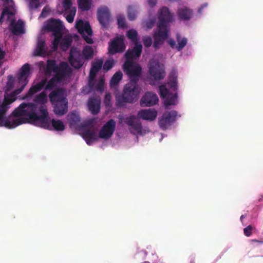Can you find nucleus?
<instances>
[{"label": "nucleus", "mask_w": 263, "mask_h": 263, "mask_svg": "<svg viewBox=\"0 0 263 263\" xmlns=\"http://www.w3.org/2000/svg\"><path fill=\"white\" fill-rule=\"evenodd\" d=\"M30 73V66L28 63L24 64L17 74V79L20 85L12 92H9L13 88L14 79L11 75L8 77V81L5 87L4 99L1 103V126H4L8 128H14L22 124L25 123L27 119L21 117L12 116L8 118L4 117L6 111L10 107V105L16 99V96L21 93L28 83V77Z\"/></svg>", "instance_id": "nucleus-1"}, {"label": "nucleus", "mask_w": 263, "mask_h": 263, "mask_svg": "<svg viewBox=\"0 0 263 263\" xmlns=\"http://www.w3.org/2000/svg\"><path fill=\"white\" fill-rule=\"evenodd\" d=\"M37 109L36 105L33 103H22L13 111V115L15 117L27 116L28 118H25L27 119L25 123L29 122L45 129L51 130L53 128L57 131L65 129L64 123L60 120L53 119L50 125L48 112L45 106L41 105L39 107L41 115L37 114Z\"/></svg>", "instance_id": "nucleus-2"}, {"label": "nucleus", "mask_w": 263, "mask_h": 263, "mask_svg": "<svg viewBox=\"0 0 263 263\" xmlns=\"http://www.w3.org/2000/svg\"><path fill=\"white\" fill-rule=\"evenodd\" d=\"M158 20L157 31L155 32L153 35V47L155 49L159 48L168 36L167 23L173 21V15L168 8L163 7L160 9Z\"/></svg>", "instance_id": "nucleus-3"}, {"label": "nucleus", "mask_w": 263, "mask_h": 263, "mask_svg": "<svg viewBox=\"0 0 263 263\" xmlns=\"http://www.w3.org/2000/svg\"><path fill=\"white\" fill-rule=\"evenodd\" d=\"M4 2V8L1 13V24L6 20L9 23V28L13 34L19 35L25 33L24 23L21 20L16 22V13L14 3L12 0H1Z\"/></svg>", "instance_id": "nucleus-4"}, {"label": "nucleus", "mask_w": 263, "mask_h": 263, "mask_svg": "<svg viewBox=\"0 0 263 263\" xmlns=\"http://www.w3.org/2000/svg\"><path fill=\"white\" fill-rule=\"evenodd\" d=\"M54 113L59 116L65 115L68 111V101L65 89L58 87L52 90L48 95Z\"/></svg>", "instance_id": "nucleus-5"}, {"label": "nucleus", "mask_w": 263, "mask_h": 263, "mask_svg": "<svg viewBox=\"0 0 263 263\" xmlns=\"http://www.w3.org/2000/svg\"><path fill=\"white\" fill-rule=\"evenodd\" d=\"M141 92V88L138 83L128 82L124 87L121 96L116 99V105L123 106L125 103H133L136 102Z\"/></svg>", "instance_id": "nucleus-6"}, {"label": "nucleus", "mask_w": 263, "mask_h": 263, "mask_svg": "<svg viewBox=\"0 0 263 263\" xmlns=\"http://www.w3.org/2000/svg\"><path fill=\"white\" fill-rule=\"evenodd\" d=\"M123 69L129 82L138 83L142 75V68L139 64L131 60H126L123 65Z\"/></svg>", "instance_id": "nucleus-7"}, {"label": "nucleus", "mask_w": 263, "mask_h": 263, "mask_svg": "<svg viewBox=\"0 0 263 263\" xmlns=\"http://www.w3.org/2000/svg\"><path fill=\"white\" fill-rule=\"evenodd\" d=\"M149 73L151 77L156 81L162 80L166 75L164 66L157 61L151 60L149 64Z\"/></svg>", "instance_id": "nucleus-8"}, {"label": "nucleus", "mask_w": 263, "mask_h": 263, "mask_svg": "<svg viewBox=\"0 0 263 263\" xmlns=\"http://www.w3.org/2000/svg\"><path fill=\"white\" fill-rule=\"evenodd\" d=\"M76 27L87 43L91 44L93 43L91 38L92 30L88 22H84L80 20L76 22Z\"/></svg>", "instance_id": "nucleus-9"}, {"label": "nucleus", "mask_w": 263, "mask_h": 263, "mask_svg": "<svg viewBox=\"0 0 263 263\" xmlns=\"http://www.w3.org/2000/svg\"><path fill=\"white\" fill-rule=\"evenodd\" d=\"M177 112L175 110L165 111L159 119L158 124L160 127L165 130L168 128L176 120Z\"/></svg>", "instance_id": "nucleus-10"}, {"label": "nucleus", "mask_w": 263, "mask_h": 263, "mask_svg": "<svg viewBox=\"0 0 263 263\" xmlns=\"http://www.w3.org/2000/svg\"><path fill=\"white\" fill-rule=\"evenodd\" d=\"M125 48L123 38L118 36L109 43L108 48V53L114 55L117 53H122L125 50Z\"/></svg>", "instance_id": "nucleus-11"}, {"label": "nucleus", "mask_w": 263, "mask_h": 263, "mask_svg": "<svg viewBox=\"0 0 263 263\" xmlns=\"http://www.w3.org/2000/svg\"><path fill=\"white\" fill-rule=\"evenodd\" d=\"M116 123L114 120H108L102 127L99 133V137L108 139L113 135L116 129Z\"/></svg>", "instance_id": "nucleus-12"}, {"label": "nucleus", "mask_w": 263, "mask_h": 263, "mask_svg": "<svg viewBox=\"0 0 263 263\" xmlns=\"http://www.w3.org/2000/svg\"><path fill=\"white\" fill-rule=\"evenodd\" d=\"M72 73V69L67 62H62L59 65L56 71L54 72V76L55 77L61 82L64 81Z\"/></svg>", "instance_id": "nucleus-13"}, {"label": "nucleus", "mask_w": 263, "mask_h": 263, "mask_svg": "<svg viewBox=\"0 0 263 263\" xmlns=\"http://www.w3.org/2000/svg\"><path fill=\"white\" fill-rule=\"evenodd\" d=\"M69 61L73 67L79 69L83 65L84 58L80 51L72 48L70 51Z\"/></svg>", "instance_id": "nucleus-14"}, {"label": "nucleus", "mask_w": 263, "mask_h": 263, "mask_svg": "<svg viewBox=\"0 0 263 263\" xmlns=\"http://www.w3.org/2000/svg\"><path fill=\"white\" fill-rule=\"evenodd\" d=\"M158 101V97L156 93L147 91L142 97L140 104L142 107L152 106L156 104Z\"/></svg>", "instance_id": "nucleus-15"}, {"label": "nucleus", "mask_w": 263, "mask_h": 263, "mask_svg": "<svg viewBox=\"0 0 263 263\" xmlns=\"http://www.w3.org/2000/svg\"><path fill=\"white\" fill-rule=\"evenodd\" d=\"M97 17L103 27H107L110 20V13L108 9L106 7L99 9L97 11Z\"/></svg>", "instance_id": "nucleus-16"}, {"label": "nucleus", "mask_w": 263, "mask_h": 263, "mask_svg": "<svg viewBox=\"0 0 263 263\" xmlns=\"http://www.w3.org/2000/svg\"><path fill=\"white\" fill-rule=\"evenodd\" d=\"M124 122L129 127L130 129L133 130L136 133L141 132L142 126L140 122L136 116L131 115L124 119Z\"/></svg>", "instance_id": "nucleus-17"}, {"label": "nucleus", "mask_w": 263, "mask_h": 263, "mask_svg": "<svg viewBox=\"0 0 263 263\" xmlns=\"http://www.w3.org/2000/svg\"><path fill=\"white\" fill-rule=\"evenodd\" d=\"M33 54L37 57H46L48 55V48L45 46V40L40 36L37 38L36 47Z\"/></svg>", "instance_id": "nucleus-18"}, {"label": "nucleus", "mask_w": 263, "mask_h": 263, "mask_svg": "<svg viewBox=\"0 0 263 263\" xmlns=\"http://www.w3.org/2000/svg\"><path fill=\"white\" fill-rule=\"evenodd\" d=\"M135 45V46L132 50L128 49L125 52V57L126 60L132 61L133 60H137L140 57L142 46L139 43H136Z\"/></svg>", "instance_id": "nucleus-19"}, {"label": "nucleus", "mask_w": 263, "mask_h": 263, "mask_svg": "<svg viewBox=\"0 0 263 263\" xmlns=\"http://www.w3.org/2000/svg\"><path fill=\"white\" fill-rule=\"evenodd\" d=\"M89 110L93 115L98 114L101 107V99L99 96L90 97L87 103Z\"/></svg>", "instance_id": "nucleus-20"}, {"label": "nucleus", "mask_w": 263, "mask_h": 263, "mask_svg": "<svg viewBox=\"0 0 263 263\" xmlns=\"http://www.w3.org/2000/svg\"><path fill=\"white\" fill-rule=\"evenodd\" d=\"M63 25L59 20L51 19L47 25V29L53 32V35L62 34Z\"/></svg>", "instance_id": "nucleus-21"}, {"label": "nucleus", "mask_w": 263, "mask_h": 263, "mask_svg": "<svg viewBox=\"0 0 263 263\" xmlns=\"http://www.w3.org/2000/svg\"><path fill=\"white\" fill-rule=\"evenodd\" d=\"M47 82V79L44 78L36 84H32L23 99L31 98L32 96L43 89Z\"/></svg>", "instance_id": "nucleus-22"}, {"label": "nucleus", "mask_w": 263, "mask_h": 263, "mask_svg": "<svg viewBox=\"0 0 263 263\" xmlns=\"http://www.w3.org/2000/svg\"><path fill=\"white\" fill-rule=\"evenodd\" d=\"M157 115V111L153 109H141L137 114L138 118L149 121L154 120Z\"/></svg>", "instance_id": "nucleus-23"}, {"label": "nucleus", "mask_w": 263, "mask_h": 263, "mask_svg": "<svg viewBox=\"0 0 263 263\" xmlns=\"http://www.w3.org/2000/svg\"><path fill=\"white\" fill-rule=\"evenodd\" d=\"M82 136L89 145L97 141L98 138L97 132L90 129H84L82 133Z\"/></svg>", "instance_id": "nucleus-24"}, {"label": "nucleus", "mask_w": 263, "mask_h": 263, "mask_svg": "<svg viewBox=\"0 0 263 263\" xmlns=\"http://www.w3.org/2000/svg\"><path fill=\"white\" fill-rule=\"evenodd\" d=\"M69 126L70 128L77 129L81 127L79 124L81 121V118L79 114L72 111L68 115Z\"/></svg>", "instance_id": "nucleus-25"}, {"label": "nucleus", "mask_w": 263, "mask_h": 263, "mask_svg": "<svg viewBox=\"0 0 263 263\" xmlns=\"http://www.w3.org/2000/svg\"><path fill=\"white\" fill-rule=\"evenodd\" d=\"M177 73L175 70H172L169 74L168 85L170 89L176 92L178 88Z\"/></svg>", "instance_id": "nucleus-26"}, {"label": "nucleus", "mask_w": 263, "mask_h": 263, "mask_svg": "<svg viewBox=\"0 0 263 263\" xmlns=\"http://www.w3.org/2000/svg\"><path fill=\"white\" fill-rule=\"evenodd\" d=\"M177 14L180 20H189L191 18L193 12L187 8H180L178 10Z\"/></svg>", "instance_id": "nucleus-27"}, {"label": "nucleus", "mask_w": 263, "mask_h": 263, "mask_svg": "<svg viewBox=\"0 0 263 263\" xmlns=\"http://www.w3.org/2000/svg\"><path fill=\"white\" fill-rule=\"evenodd\" d=\"M61 82L58 80L55 77H53L47 82L44 86L45 90H53L57 85L61 83Z\"/></svg>", "instance_id": "nucleus-28"}, {"label": "nucleus", "mask_w": 263, "mask_h": 263, "mask_svg": "<svg viewBox=\"0 0 263 263\" xmlns=\"http://www.w3.org/2000/svg\"><path fill=\"white\" fill-rule=\"evenodd\" d=\"M122 72L121 71H117L112 77L110 81V86L111 88L116 87L122 80Z\"/></svg>", "instance_id": "nucleus-29"}, {"label": "nucleus", "mask_w": 263, "mask_h": 263, "mask_svg": "<svg viewBox=\"0 0 263 263\" xmlns=\"http://www.w3.org/2000/svg\"><path fill=\"white\" fill-rule=\"evenodd\" d=\"M103 65L102 60H98L93 63L90 71V76H95L96 73L101 69Z\"/></svg>", "instance_id": "nucleus-30"}, {"label": "nucleus", "mask_w": 263, "mask_h": 263, "mask_svg": "<svg viewBox=\"0 0 263 263\" xmlns=\"http://www.w3.org/2000/svg\"><path fill=\"white\" fill-rule=\"evenodd\" d=\"M177 93L176 92L174 94L170 93L164 100V105L167 107L168 106L175 105L177 102Z\"/></svg>", "instance_id": "nucleus-31"}, {"label": "nucleus", "mask_w": 263, "mask_h": 263, "mask_svg": "<svg viewBox=\"0 0 263 263\" xmlns=\"http://www.w3.org/2000/svg\"><path fill=\"white\" fill-rule=\"evenodd\" d=\"M59 65L57 64L54 60H48L47 62L46 72L47 74H50L52 71L54 73L57 71Z\"/></svg>", "instance_id": "nucleus-32"}, {"label": "nucleus", "mask_w": 263, "mask_h": 263, "mask_svg": "<svg viewBox=\"0 0 263 263\" xmlns=\"http://www.w3.org/2000/svg\"><path fill=\"white\" fill-rule=\"evenodd\" d=\"M82 54L85 59H90L93 57V50L91 46H86L83 50Z\"/></svg>", "instance_id": "nucleus-33"}, {"label": "nucleus", "mask_w": 263, "mask_h": 263, "mask_svg": "<svg viewBox=\"0 0 263 263\" xmlns=\"http://www.w3.org/2000/svg\"><path fill=\"white\" fill-rule=\"evenodd\" d=\"M91 0H79L78 2L79 8L83 11H88L91 7Z\"/></svg>", "instance_id": "nucleus-34"}, {"label": "nucleus", "mask_w": 263, "mask_h": 263, "mask_svg": "<svg viewBox=\"0 0 263 263\" xmlns=\"http://www.w3.org/2000/svg\"><path fill=\"white\" fill-rule=\"evenodd\" d=\"M47 101V97L46 92L43 91L36 95L34 99V101L36 103L44 104Z\"/></svg>", "instance_id": "nucleus-35"}, {"label": "nucleus", "mask_w": 263, "mask_h": 263, "mask_svg": "<svg viewBox=\"0 0 263 263\" xmlns=\"http://www.w3.org/2000/svg\"><path fill=\"white\" fill-rule=\"evenodd\" d=\"M126 35L129 39L134 42L135 44H136V43H138V33L136 30L133 29H130L127 31Z\"/></svg>", "instance_id": "nucleus-36"}, {"label": "nucleus", "mask_w": 263, "mask_h": 263, "mask_svg": "<svg viewBox=\"0 0 263 263\" xmlns=\"http://www.w3.org/2000/svg\"><path fill=\"white\" fill-rule=\"evenodd\" d=\"M176 39L178 42V45L176 46V49L177 50V51H180L182 50L183 48L186 46L187 40L185 37H183L181 40H180V37L179 35L177 36Z\"/></svg>", "instance_id": "nucleus-37"}, {"label": "nucleus", "mask_w": 263, "mask_h": 263, "mask_svg": "<svg viewBox=\"0 0 263 263\" xmlns=\"http://www.w3.org/2000/svg\"><path fill=\"white\" fill-rule=\"evenodd\" d=\"M61 41L60 46L63 50H65L71 46L72 40L70 37H65Z\"/></svg>", "instance_id": "nucleus-38"}, {"label": "nucleus", "mask_w": 263, "mask_h": 263, "mask_svg": "<svg viewBox=\"0 0 263 263\" xmlns=\"http://www.w3.org/2000/svg\"><path fill=\"white\" fill-rule=\"evenodd\" d=\"M76 8L75 7L72 8L68 13V14L67 15L66 17V19L67 21L69 23H71L73 22L74 17L76 15Z\"/></svg>", "instance_id": "nucleus-39"}, {"label": "nucleus", "mask_w": 263, "mask_h": 263, "mask_svg": "<svg viewBox=\"0 0 263 263\" xmlns=\"http://www.w3.org/2000/svg\"><path fill=\"white\" fill-rule=\"evenodd\" d=\"M54 36V39L52 42V48L53 50H56L59 46V43L62 39V34H56L53 35Z\"/></svg>", "instance_id": "nucleus-40"}, {"label": "nucleus", "mask_w": 263, "mask_h": 263, "mask_svg": "<svg viewBox=\"0 0 263 263\" xmlns=\"http://www.w3.org/2000/svg\"><path fill=\"white\" fill-rule=\"evenodd\" d=\"M136 17V10L134 7L129 6L128 8V18L130 21L134 20Z\"/></svg>", "instance_id": "nucleus-41"}, {"label": "nucleus", "mask_w": 263, "mask_h": 263, "mask_svg": "<svg viewBox=\"0 0 263 263\" xmlns=\"http://www.w3.org/2000/svg\"><path fill=\"white\" fill-rule=\"evenodd\" d=\"M159 91L160 97L164 99L170 93L165 85H162L159 86Z\"/></svg>", "instance_id": "nucleus-42"}, {"label": "nucleus", "mask_w": 263, "mask_h": 263, "mask_svg": "<svg viewBox=\"0 0 263 263\" xmlns=\"http://www.w3.org/2000/svg\"><path fill=\"white\" fill-rule=\"evenodd\" d=\"M114 64L115 61L113 59L106 60L103 66V70L105 71L109 70Z\"/></svg>", "instance_id": "nucleus-43"}, {"label": "nucleus", "mask_w": 263, "mask_h": 263, "mask_svg": "<svg viewBox=\"0 0 263 263\" xmlns=\"http://www.w3.org/2000/svg\"><path fill=\"white\" fill-rule=\"evenodd\" d=\"M118 25L119 28L124 29L126 27L125 17L121 15L117 17Z\"/></svg>", "instance_id": "nucleus-44"}, {"label": "nucleus", "mask_w": 263, "mask_h": 263, "mask_svg": "<svg viewBox=\"0 0 263 263\" xmlns=\"http://www.w3.org/2000/svg\"><path fill=\"white\" fill-rule=\"evenodd\" d=\"M104 81L102 78L99 80L98 82L96 85L94 90L102 91L104 90Z\"/></svg>", "instance_id": "nucleus-45"}, {"label": "nucleus", "mask_w": 263, "mask_h": 263, "mask_svg": "<svg viewBox=\"0 0 263 263\" xmlns=\"http://www.w3.org/2000/svg\"><path fill=\"white\" fill-rule=\"evenodd\" d=\"M143 42L145 47H149L151 46L153 43L152 39L150 36H144L143 39Z\"/></svg>", "instance_id": "nucleus-46"}, {"label": "nucleus", "mask_w": 263, "mask_h": 263, "mask_svg": "<svg viewBox=\"0 0 263 263\" xmlns=\"http://www.w3.org/2000/svg\"><path fill=\"white\" fill-rule=\"evenodd\" d=\"M253 227L251 225H249L243 229V233L247 237H249L252 235Z\"/></svg>", "instance_id": "nucleus-47"}, {"label": "nucleus", "mask_w": 263, "mask_h": 263, "mask_svg": "<svg viewBox=\"0 0 263 263\" xmlns=\"http://www.w3.org/2000/svg\"><path fill=\"white\" fill-rule=\"evenodd\" d=\"M72 6L71 0H63V6L65 11L70 9Z\"/></svg>", "instance_id": "nucleus-48"}, {"label": "nucleus", "mask_w": 263, "mask_h": 263, "mask_svg": "<svg viewBox=\"0 0 263 263\" xmlns=\"http://www.w3.org/2000/svg\"><path fill=\"white\" fill-rule=\"evenodd\" d=\"M90 78L88 81V86H89V87L90 89L89 91L94 90V89L96 86V85H95L96 81L94 79L95 76H92V77L90 76Z\"/></svg>", "instance_id": "nucleus-49"}, {"label": "nucleus", "mask_w": 263, "mask_h": 263, "mask_svg": "<svg viewBox=\"0 0 263 263\" xmlns=\"http://www.w3.org/2000/svg\"><path fill=\"white\" fill-rule=\"evenodd\" d=\"M111 95L109 93H106L104 98V104L106 106H111Z\"/></svg>", "instance_id": "nucleus-50"}, {"label": "nucleus", "mask_w": 263, "mask_h": 263, "mask_svg": "<svg viewBox=\"0 0 263 263\" xmlns=\"http://www.w3.org/2000/svg\"><path fill=\"white\" fill-rule=\"evenodd\" d=\"M89 127L92 128L93 126V120H89L85 122V123L81 125V127Z\"/></svg>", "instance_id": "nucleus-51"}, {"label": "nucleus", "mask_w": 263, "mask_h": 263, "mask_svg": "<svg viewBox=\"0 0 263 263\" xmlns=\"http://www.w3.org/2000/svg\"><path fill=\"white\" fill-rule=\"evenodd\" d=\"M29 5H30V7L31 8H34V9H36L39 6V4L38 2L31 1V2H30Z\"/></svg>", "instance_id": "nucleus-52"}, {"label": "nucleus", "mask_w": 263, "mask_h": 263, "mask_svg": "<svg viewBox=\"0 0 263 263\" xmlns=\"http://www.w3.org/2000/svg\"><path fill=\"white\" fill-rule=\"evenodd\" d=\"M168 44L169 45H170V46L172 48H176V43L175 42V41L173 39H170L169 41H168Z\"/></svg>", "instance_id": "nucleus-53"}, {"label": "nucleus", "mask_w": 263, "mask_h": 263, "mask_svg": "<svg viewBox=\"0 0 263 263\" xmlns=\"http://www.w3.org/2000/svg\"><path fill=\"white\" fill-rule=\"evenodd\" d=\"M148 5L152 7L155 6L157 4V0H148Z\"/></svg>", "instance_id": "nucleus-54"}, {"label": "nucleus", "mask_w": 263, "mask_h": 263, "mask_svg": "<svg viewBox=\"0 0 263 263\" xmlns=\"http://www.w3.org/2000/svg\"><path fill=\"white\" fill-rule=\"evenodd\" d=\"M208 6V4H203V5H202L198 9V12L199 13H201L202 12V10L204 8H206Z\"/></svg>", "instance_id": "nucleus-55"}, {"label": "nucleus", "mask_w": 263, "mask_h": 263, "mask_svg": "<svg viewBox=\"0 0 263 263\" xmlns=\"http://www.w3.org/2000/svg\"><path fill=\"white\" fill-rule=\"evenodd\" d=\"M5 52L3 51L1 49V65L2 64L3 60L5 57Z\"/></svg>", "instance_id": "nucleus-56"}, {"label": "nucleus", "mask_w": 263, "mask_h": 263, "mask_svg": "<svg viewBox=\"0 0 263 263\" xmlns=\"http://www.w3.org/2000/svg\"><path fill=\"white\" fill-rule=\"evenodd\" d=\"M247 216V214H245V215H242L241 216H240V219L241 220V222H242L243 221V219Z\"/></svg>", "instance_id": "nucleus-57"}, {"label": "nucleus", "mask_w": 263, "mask_h": 263, "mask_svg": "<svg viewBox=\"0 0 263 263\" xmlns=\"http://www.w3.org/2000/svg\"><path fill=\"white\" fill-rule=\"evenodd\" d=\"M149 23V25H148V27L152 28L154 25V22L153 21H151Z\"/></svg>", "instance_id": "nucleus-58"}, {"label": "nucleus", "mask_w": 263, "mask_h": 263, "mask_svg": "<svg viewBox=\"0 0 263 263\" xmlns=\"http://www.w3.org/2000/svg\"><path fill=\"white\" fill-rule=\"evenodd\" d=\"M263 200V196L262 195H260L259 198H258V202H261Z\"/></svg>", "instance_id": "nucleus-59"}, {"label": "nucleus", "mask_w": 263, "mask_h": 263, "mask_svg": "<svg viewBox=\"0 0 263 263\" xmlns=\"http://www.w3.org/2000/svg\"><path fill=\"white\" fill-rule=\"evenodd\" d=\"M142 263H150V262L148 261H145L143 262Z\"/></svg>", "instance_id": "nucleus-60"}, {"label": "nucleus", "mask_w": 263, "mask_h": 263, "mask_svg": "<svg viewBox=\"0 0 263 263\" xmlns=\"http://www.w3.org/2000/svg\"><path fill=\"white\" fill-rule=\"evenodd\" d=\"M254 241H255V242H259L258 240H253Z\"/></svg>", "instance_id": "nucleus-61"}, {"label": "nucleus", "mask_w": 263, "mask_h": 263, "mask_svg": "<svg viewBox=\"0 0 263 263\" xmlns=\"http://www.w3.org/2000/svg\"><path fill=\"white\" fill-rule=\"evenodd\" d=\"M44 10H45V9H43V10L42 11V13H43L44 12Z\"/></svg>", "instance_id": "nucleus-62"}, {"label": "nucleus", "mask_w": 263, "mask_h": 263, "mask_svg": "<svg viewBox=\"0 0 263 263\" xmlns=\"http://www.w3.org/2000/svg\"><path fill=\"white\" fill-rule=\"evenodd\" d=\"M3 74V73H2V72L1 71V74L2 75Z\"/></svg>", "instance_id": "nucleus-63"}]
</instances>
